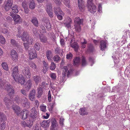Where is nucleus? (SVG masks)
Instances as JSON below:
<instances>
[{"label": "nucleus", "instance_id": "nucleus-51", "mask_svg": "<svg viewBox=\"0 0 130 130\" xmlns=\"http://www.w3.org/2000/svg\"><path fill=\"white\" fill-rule=\"evenodd\" d=\"M50 76L52 80H55L56 78V75L55 73H51L50 74Z\"/></svg>", "mask_w": 130, "mask_h": 130}, {"label": "nucleus", "instance_id": "nucleus-52", "mask_svg": "<svg viewBox=\"0 0 130 130\" xmlns=\"http://www.w3.org/2000/svg\"><path fill=\"white\" fill-rule=\"evenodd\" d=\"M47 85L48 84L46 83L45 82H43L41 84V85L40 86L41 87V88L45 89L48 86Z\"/></svg>", "mask_w": 130, "mask_h": 130}, {"label": "nucleus", "instance_id": "nucleus-13", "mask_svg": "<svg viewBox=\"0 0 130 130\" xmlns=\"http://www.w3.org/2000/svg\"><path fill=\"white\" fill-rule=\"evenodd\" d=\"M36 94V91L34 89L31 91L28 95V98L31 101H33L35 100Z\"/></svg>", "mask_w": 130, "mask_h": 130}, {"label": "nucleus", "instance_id": "nucleus-8", "mask_svg": "<svg viewBox=\"0 0 130 130\" xmlns=\"http://www.w3.org/2000/svg\"><path fill=\"white\" fill-rule=\"evenodd\" d=\"M11 70L12 72V76L13 78L16 79L17 77L19 75L18 66H13L11 68Z\"/></svg>", "mask_w": 130, "mask_h": 130}, {"label": "nucleus", "instance_id": "nucleus-30", "mask_svg": "<svg viewBox=\"0 0 130 130\" xmlns=\"http://www.w3.org/2000/svg\"><path fill=\"white\" fill-rule=\"evenodd\" d=\"M36 5L34 1L33 0H29V7L31 9H33L35 8Z\"/></svg>", "mask_w": 130, "mask_h": 130}, {"label": "nucleus", "instance_id": "nucleus-28", "mask_svg": "<svg viewBox=\"0 0 130 130\" xmlns=\"http://www.w3.org/2000/svg\"><path fill=\"white\" fill-rule=\"evenodd\" d=\"M46 56L48 60H51L52 57V52L50 50H48L46 53Z\"/></svg>", "mask_w": 130, "mask_h": 130}, {"label": "nucleus", "instance_id": "nucleus-44", "mask_svg": "<svg viewBox=\"0 0 130 130\" xmlns=\"http://www.w3.org/2000/svg\"><path fill=\"white\" fill-rule=\"evenodd\" d=\"M5 120L0 121V128L2 129H4L5 127V124L4 122Z\"/></svg>", "mask_w": 130, "mask_h": 130}, {"label": "nucleus", "instance_id": "nucleus-43", "mask_svg": "<svg viewBox=\"0 0 130 130\" xmlns=\"http://www.w3.org/2000/svg\"><path fill=\"white\" fill-rule=\"evenodd\" d=\"M6 120V116L3 113L0 112V121H2Z\"/></svg>", "mask_w": 130, "mask_h": 130}, {"label": "nucleus", "instance_id": "nucleus-56", "mask_svg": "<svg viewBox=\"0 0 130 130\" xmlns=\"http://www.w3.org/2000/svg\"><path fill=\"white\" fill-rule=\"evenodd\" d=\"M64 120V119L62 117H61L60 118L59 120V123L61 125L63 126V122Z\"/></svg>", "mask_w": 130, "mask_h": 130}, {"label": "nucleus", "instance_id": "nucleus-64", "mask_svg": "<svg viewBox=\"0 0 130 130\" xmlns=\"http://www.w3.org/2000/svg\"><path fill=\"white\" fill-rule=\"evenodd\" d=\"M21 92L24 95L26 96L27 95L26 92L23 89H21Z\"/></svg>", "mask_w": 130, "mask_h": 130}, {"label": "nucleus", "instance_id": "nucleus-37", "mask_svg": "<svg viewBox=\"0 0 130 130\" xmlns=\"http://www.w3.org/2000/svg\"><path fill=\"white\" fill-rule=\"evenodd\" d=\"M54 61L56 62H58L61 60L60 57L57 55H56L54 56L53 58Z\"/></svg>", "mask_w": 130, "mask_h": 130}, {"label": "nucleus", "instance_id": "nucleus-53", "mask_svg": "<svg viewBox=\"0 0 130 130\" xmlns=\"http://www.w3.org/2000/svg\"><path fill=\"white\" fill-rule=\"evenodd\" d=\"M5 40L3 37L2 35H0V42L3 44H4L5 43Z\"/></svg>", "mask_w": 130, "mask_h": 130}, {"label": "nucleus", "instance_id": "nucleus-60", "mask_svg": "<svg viewBox=\"0 0 130 130\" xmlns=\"http://www.w3.org/2000/svg\"><path fill=\"white\" fill-rule=\"evenodd\" d=\"M40 28L42 29V31L43 33H44L46 32V29H45V27L43 25H41L40 26Z\"/></svg>", "mask_w": 130, "mask_h": 130}, {"label": "nucleus", "instance_id": "nucleus-58", "mask_svg": "<svg viewBox=\"0 0 130 130\" xmlns=\"http://www.w3.org/2000/svg\"><path fill=\"white\" fill-rule=\"evenodd\" d=\"M35 48L37 50H39L40 48V46L39 44L38 43H36L34 45Z\"/></svg>", "mask_w": 130, "mask_h": 130}, {"label": "nucleus", "instance_id": "nucleus-16", "mask_svg": "<svg viewBox=\"0 0 130 130\" xmlns=\"http://www.w3.org/2000/svg\"><path fill=\"white\" fill-rule=\"evenodd\" d=\"M107 41H106L102 40L100 42V48L102 51L105 50L107 47Z\"/></svg>", "mask_w": 130, "mask_h": 130}, {"label": "nucleus", "instance_id": "nucleus-17", "mask_svg": "<svg viewBox=\"0 0 130 130\" xmlns=\"http://www.w3.org/2000/svg\"><path fill=\"white\" fill-rule=\"evenodd\" d=\"M46 10L49 16L52 18L53 17V14L52 12V7L49 5H47L46 7Z\"/></svg>", "mask_w": 130, "mask_h": 130}, {"label": "nucleus", "instance_id": "nucleus-63", "mask_svg": "<svg viewBox=\"0 0 130 130\" xmlns=\"http://www.w3.org/2000/svg\"><path fill=\"white\" fill-rule=\"evenodd\" d=\"M64 40L63 39H61L60 40V43L61 45L62 46H64Z\"/></svg>", "mask_w": 130, "mask_h": 130}, {"label": "nucleus", "instance_id": "nucleus-54", "mask_svg": "<svg viewBox=\"0 0 130 130\" xmlns=\"http://www.w3.org/2000/svg\"><path fill=\"white\" fill-rule=\"evenodd\" d=\"M28 2L27 1H24L22 3V6L24 8L27 7Z\"/></svg>", "mask_w": 130, "mask_h": 130}, {"label": "nucleus", "instance_id": "nucleus-59", "mask_svg": "<svg viewBox=\"0 0 130 130\" xmlns=\"http://www.w3.org/2000/svg\"><path fill=\"white\" fill-rule=\"evenodd\" d=\"M48 100L49 102H50L51 100V91L49 90L48 94Z\"/></svg>", "mask_w": 130, "mask_h": 130}, {"label": "nucleus", "instance_id": "nucleus-33", "mask_svg": "<svg viewBox=\"0 0 130 130\" xmlns=\"http://www.w3.org/2000/svg\"><path fill=\"white\" fill-rule=\"evenodd\" d=\"M32 85V81L30 80H28L26 84V88L28 90H29L31 88Z\"/></svg>", "mask_w": 130, "mask_h": 130}, {"label": "nucleus", "instance_id": "nucleus-45", "mask_svg": "<svg viewBox=\"0 0 130 130\" xmlns=\"http://www.w3.org/2000/svg\"><path fill=\"white\" fill-rule=\"evenodd\" d=\"M56 65L53 61L51 62V64L50 66V69L52 70H54L56 68Z\"/></svg>", "mask_w": 130, "mask_h": 130}, {"label": "nucleus", "instance_id": "nucleus-5", "mask_svg": "<svg viewBox=\"0 0 130 130\" xmlns=\"http://www.w3.org/2000/svg\"><path fill=\"white\" fill-rule=\"evenodd\" d=\"M9 15L13 18L15 23H20L22 22V19L19 15L14 14L11 12L10 13Z\"/></svg>", "mask_w": 130, "mask_h": 130}, {"label": "nucleus", "instance_id": "nucleus-24", "mask_svg": "<svg viewBox=\"0 0 130 130\" xmlns=\"http://www.w3.org/2000/svg\"><path fill=\"white\" fill-rule=\"evenodd\" d=\"M7 97H5L4 98V101L7 106L8 107V105L11 104L10 102L11 101L10 99H12V97H10V99L9 97L10 96L8 95H7Z\"/></svg>", "mask_w": 130, "mask_h": 130}, {"label": "nucleus", "instance_id": "nucleus-25", "mask_svg": "<svg viewBox=\"0 0 130 130\" xmlns=\"http://www.w3.org/2000/svg\"><path fill=\"white\" fill-rule=\"evenodd\" d=\"M37 97L38 98L41 97L43 93L42 89L40 87H38L37 88Z\"/></svg>", "mask_w": 130, "mask_h": 130}, {"label": "nucleus", "instance_id": "nucleus-31", "mask_svg": "<svg viewBox=\"0 0 130 130\" xmlns=\"http://www.w3.org/2000/svg\"><path fill=\"white\" fill-rule=\"evenodd\" d=\"M72 22L71 19L70 18H68V21L64 23V24L65 26L68 28H71V24Z\"/></svg>", "mask_w": 130, "mask_h": 130}, {"label": "nucleus", "instance_id": "nucleus-34", "mask_svg": "<svg viewBox=\"0 0 130 130\" xmlns=\"http://www.w3.org/2000/svg\"><path fill=\"white\" fill-rule=\"evenodd\" d=\"M31 21L35 26L37 27H38V22L36 17H33Z\"/></svg>", "mask_w": 130, "mask_h": 130}, {"label": "nucleus", "instance_id": "nucleus-4", "mask_svg": "<svg viewBox=\"0 0 130 130\" xmlns=\"http://www.w3.org/2000/svg\"><path fill=\"white\" fill-rule=\"evenodd\" d=\"M54 11L57 15L58 19L60 20H62L63 17L64 15V13L61 10L60 8L59 7L55 8Z\"/></svg>", "mask_w": 130, "mask_h": 130}, {"label": "nucleus", "instance_id": "nucleus-36", "mask_svg": "<svg viewBox=\"0 0 130 130\" xmlns=\"http://www.w3.org/2000/svg\"><path fill=\"white\" fill-rule=\"evenodd\" d=\"M61 1L67 7L69 8L70 7L71 5L70 0H61Z\"/></svg>", "mask_w": 130, "mask_h": 130}, {"label": "nucleus", "instance_id": "nucleus-3", "mask_svg": "<svg viewBox=\"0 0 130 130\" xmlns=\"http://www.w3.org/2000/svg\"><path fill=\"white\" fill-rule=\"evenodd\" d=\"M96 1V0H88L87 6L88 10L92 14L94 13L97 10L96 6L93 3Z\"/></svg>", "mask_w": 130, "mask_h": 130}, {"label": "nucleus", "instance_id": "nucleus-9", "mask_svg": "<svg viewBox=\"0 0 130 130\" xmlns=\"http://www.w3.org/2000/svg\"><path fill=\"white\" fill-rule=\"evenodd\" d=\"M13 78L15 81L18 82L21 85L24 84L25 82L24 76L21 74L19 75V76H17L16 79H15L14 78Z\"/></svg>", "mask_w": 130, "mask_h": 130}, {"label": "nucleus", "instance_id": "nucleus-61", "mask_svg": "<svg viewBox=\"0 0 130 130\" xmlns=\"http://www.w3.org/2000/svg\"><path fill=\"white\" fill-rule=\"evenodd\" d=\"M34 106L37 108L38 107L39 105V102L38 100H35L34 103Z\"/></svg>", "mask_w": 130, "mask_h": 130}, {"label": "nucleus", "instance_id": "nucleus-35", "mask_svg": "<svg viewBox=\"0 0 130 130\" xmlns=\"http://www.w3.org/2000/svg\"><path fill=\"white\" fill-rule=\"evenodd\" d=\"M12 13H17L18 12V10L17 5H15L11 8Z\"/></svg>", "mask_w": 130, "mask_h": 130}, {"label": "nucleus", "instance_id": "nucleus-21", "mask_svg": "<svg viewBox=\"0 0 130 130\" xmlns=\"http://www.w3.org/2000/svg\"><path fill=\"white\" fill-rule=\"evenodd\" d=\"M11 43L12 46L14 47L15 49H18L20 47V45L13 39H11Z\"/></svg>", "mask_w": 130, "mask_h": 130}, {"label": "nucleus", "instance_id": "nucleus-26", "mask_svg": "<svg viewBox=\"0 0 130 130\" xmlns=\"http://www.w3.org/2000/svg\"><path fill=\"white\" fill-rule=\"evenodd\" d=\"M71 46L73 48L74 51L77 52L78 51L79 48V46L77 42H74L73 43L71 44Z\"/></svg>", "mask_w": 130, "mask_h": 130}, {"label": "nucleus", "instance_id": "nucleus-19", "mask_svg": "<svg viewBox=\"0 0 130 130\" xmlns=\"http://www.w3.org/2000/svg\"><path fill=\"white\" fill-rule=\"evenodd\" d=\"M6 90L9 92L10 94H13L14 93V91L13 87L10 84H8L7 85Z\"/></svg>", "mask_w": 130, "mask_h": 130}, {"label": "nucleus", "instance_id": "nucleus-48", "mask_svg": "<svg viewBox=\"0 0 130 130\" xmlns=\"http://www.w3.org/2000/svg\"><path fill=\"white\" fill-rule=\"evenodd\" d=\"M40 110L43 112H45L46 111L45 106L44 105H42L40 107Z\"/></svg>", "mask_w": 130, "mask_h": 130}, {"label": "nucleus", "instance_id": "nucleus-14", "mask_svg": "<svg viewBox=\"0 0 130 130\" xmlns=\"http://www.w3.org/2000/svg\"><path fill=\"white\" fill-rule=\"evenodd\" d=\"M29 113L28 111L27 110H25L24 111H22L20 114L21 118L23 120L26 119L28 116Z\"/></svg>", "mask_w": 130, "mask_h": 130}, {"label": "nucleus", "instance_id": "nucleus-12", "mask_svg": "<svg viewBox=\"0 0 130 130\" xmlns=\"http://www.w3.org/2000/svg\"><path fill=\"white\" fill-rule=\"evenodd\" d=\"M13 4V0H8L5 4L4 8L6 11H8L9 10L12 6Z\"/></svg>", "mask_w": 130, "mask_h": 130}, {"label": "nucleus", "instance_id": "nucleus-29", "mask_svg": "<svg viewBox=\"0 0 130 130\" xmlns=\"http://www.w3.org/2000/svg\"><path fill=\"white\" fill-rule=\"evenodd\" d=\"M80 63V58L79 57H76L73 59V64L76 66H78Z\"/></svg>", "mask_w": 130, "mask_h": 130}, {"label": "nucleus", "instance_id": "nucleus-40", "mask_svg": "<svg viewBox=\"0 0 130 130\" xmlns=\"http://www.w3.org/2000/svg\"><path fill=\"white\" fill-rule=\"evenodd\" d=\"M79 112L80 115H87L88 114V112H86L84 108H80Z\"/></svg>", "mask_w": 130, "mask_h": 130}, {"label": "nucleus", "instance_id": "nucleus-1", "mask_svg": "<svg viewBox=\"0 0 130 130\" xmlns=\"http://www.w3.org/2000/svg\"><path fill=\"white\" fill-rule=\"evenodd\" d=\"M22 40L23 41L26 42L24 43V46L25 48L27 49L28 48L29 44H32L34 41L33 39L31 38L26 32H24L22 37Z\"/></svg>", "mask_w": 130, "mask_h": 130}, {"label": "nucleus", "instance_id": "nucleus-50", "mask_svg": "<svg viewBox=\"0 0 130 130\" xmlns=\"http://www.w3.org/2000/svg\"><path fill=\"white\" fill-rule=\"evenodd\" d=\"M29 65L33 69H35L37 67L36 65L33 62H30L29 63Z\"/></svg>", "mask_w": 130, "mask_h": 130}, {"label": "nucleus", "instance_id": "nucleus-41", "mask_svg": "<svg viewBox=\"0 0 130 130\" xmlns=\"http://www.w3.org/2000/svg\"><path fill=\"white\" fill-rule=\"evenodd\" d=\"M27 127L30 128L32 125L33 122L30 120L26 121Z\"/></svg>", "mask_w": 130, "mask_h": 130}, {"label": "nucleus", "instance_id": "nucleus-32", "mask_svg": "<svg viewBox=\"0 0 130 130\" xmlns=\"http://www.w3.org/2000/svg\"><path fill=\"white\" fill-rule=\"evenodd\" d=\"M21 102L25 106L29 104V102H28L27 99L25 96L22 98Z\"/></svg>", "mask_w": 130, "mask_h": 130}, {"label": "nucleus", "instance_id": "nucleus-47", "mask_svg": "<svg viewBox=\"0 0 130 130\" xmlns=\"http://www.w3.org/2000/svg\"><path fill=\"white\" fill-rule=\"evenodd\" d=\"M82 65L83 66H85L87 64V62L85 58L83 57L82 59Z\"/></svg>", "mask_w": 130, "mask_h": 130}, {"label": "nucleus", "instance_id": "nucleus-7", "mask_svg": "<svg viewBox=\"0 0 130 130\" xmlns=\"http://www.w3.org/2000/svg\"><path fill=\"white\" fill-rule=\"evenodd\" d=\"M28 53L30 59H32L36 57L37 54L35 50L32 48H30L28 49Z\"/></svg>", "mask_w": 130, "mask_h": 130}, {"label": "nucleus", "instance_id": "nucleus-39", "mask_svg": "<svg viewBox=\"0 0 130 130\" xmlns=\"http://www.w3.org/2000/svg\"><path fill=\"white\" fill-rule=\"evenodd\" d=\"M52 24H51L49 21H48L46 22V27L48 31L51 30L52 29Z\"/></svg>", "mask_w": 130, "mask_h": 130}, {"label": "nucleus", "instance_id": "nucleus-23", "mask_svg": "<svg viewBox=\"0 0 130 130\" xmlns=\"http://www.w3.org/2000/svg\"><path fill=\"white\" fill-rule=\"evenodd\" d=\"M68 67L67 66H64L63 67L62 74L64 75V76H66V75L68 76L70 74V71L69 70H68Z\"/></svg>", "mask_w": 130, "mask_h": 130}, {"label": "nucleus", "instance_id": "nucleus-62", "mask_svg": "<svg viewBox=\"0 0 130 130\" xmlns=\"http://www.w3.org/2000/svg\"><path fill=\"white\" fill-rule=\"evenodd\" d=\"M87 43V41L84 42V43H80L81 47L83 48H85L86 46V44Z\"/></svg>", "mask_w": 130, "mask_h": 130}, {"label": "nucleus", "instance_id": "nucleus-27", "mask_svg": "<svg viewBox=\"0 0 130 130\" xmlns=\"http://www.w3.org/2000/svg\"><path fill=\"white\" fill-rule=\"evenodd\" d=\"M40 79V77L38 75H35L33 77V80L37 85H38L39 84V81Z\"/></svg>", "mask_w": 130, "mask_h": 130}, {"label": "nucleus", "instance_id": "nucleus-20", "mask_svg": "<svg viewBox=\"0 0 130 130\" xmlns=\"http://www.w3.org/2000/svg\"><path fill=\"white\" fill-rule=\"evenodd\" d=\"M78 6L79 9L81 10H84V2L83 0H78Z\"/></svg>", "mask_w": 130, "mask_h": 130}, {"label": "nucleus", "instance_id": "nucleus-11", "mask_svg": "<svg viewBox=\"0 0 130 130\" xmlns=\"http://www.w3.org/2000/svg\"><path fill=\"white\" fill-rule=\"evenodd\" d=\"M10 55L13 61H15L17 60L18 58V55L17 53L15 50H12L11 51Z\"/></svg>", "mask_w": 130, "mask_h": 130}, {"label": "nucleus", "instance_id": "nucleus-57", "mask_svg": "<svg viewBox=\"0 0 130 130\" xmlns=\"http://www.w3.org/2000/svg\"><path fill=\"white\" fill-rule=\"evenodd\" d=\"M2 33L5 34L7 35H8L9 34V32L8 30L5 28L3 29L2 30Z\"/></svg>", "mask_w": 130, "mask_h": 130}, {"label": "nucleus", "instance_id": "nucleus-2", "mask_svg": "<svg viewBox=\"0 0 130 130\" xmlns=\"http://www.w3.org/2000/svg\"><path fill=\"white\" fill-rule=\"evenodd\" d=\"M83 21L78 17H76L74 19V27L77 32H79L81 31L80 25L82 24Z\"/></svg>", "mask_w": 130, "mask_h": 130}, {"label": "nucleus", "instance_id": "nucleus-15", "mask_svg": "<svg viewBox=\"0 0 130 130\" xmlns=\"http://www.w3.org/2000/svg\"><path fill=\"white\" fill-rule=\"evenodd\" d=\"M22 68V73L24 75L26 76H30V72L28 68L23 67Z\"/></svg>", "mask_w": 130, "mask_h": 130}, {"label": "nucleus", "instance_id": "nucleus-46", "mask_svg": "<svg viewBox=\"0 0 130 130\" xmlns=\"http://www.w3.org/2000/svg\"><path fill=\"white\" fill-rule=\"evenodd\" d=\"M40 41L43 43H46L47 42L46 37L44 36H41L40 37Z\"/></svg>", "mask_w": 130, "mask_h": 130}, {"label": "nucleus", "instance_id": "nucleus-10", "mask_svg": "<svg viewBox=\"0 0 130 130\" xmlns=\"http://www.w3.org/2000/svg\"><path fill=\"white\" fill-rule=\"evenodd\" d=\"M38 112L35 107H33L31 109V112L30 115V117L33 120H34L37 117Z\"/></svg>", "mask_w": 130, "mask_h": 130}, {"label": "nucleus", "instance_id": "nucleus-22", "mask_svg": "<svg viewBox=\"0 0 130 130\" xmlns=\"http://www.w3.org/2000/svg\"><path fill=\"white\" fill-rule=\"evenodd\" d=\"M50 121L49 120H44L40 123L41 126L44 128L48 127L49 125Z\"/></svg>", "mask_w": 130, "mask_h": 130}, {"label": "nucleus", "instance_id": "nucleus-6", "mask_svg": "<svg viewBox=\"0 0 130 130\" xmlns=\"http://www.w3.org/2000/svg\"><path fill=\"white\" fill-rule=\"evenodd\" d=\"M51 123L50 130H58V125L55 119H53L52 120Z\"/></svg>", "mask_w": 130, "mask_h": 130}, {"label": "nucleus", "instance_id": "nucleus-42", "mask_svg": "<svg viewBox=\"0 0 130 130\" xmlns=\"http://www.w3.org/2000/svg\"><path fill=\"white\" fill-rule=\"evenodd\" d=\"M32 31L33 34L34 36L36 37H38L40 35L37 32L38 31V29L35 28H33L32 30Z\"/></svg>", "mask_w": 130, "mask_h": 130}, {"label": "nucleus", "instance_id": "nucleus-49", "mask_svg": "<svg viewBox=\"0 0 130 130\" xmlns=\"http://www.w3.org/2000/svg\"><path fill=\"white\" fill-rule=\"evenodd\" d=\"M22 28H21L20 29H18V32L19 33H18V34L17 35V37H18L19 38L21 37V38H22V36H23V33L22 34V36H21V35H20V34L22 32ZM23 33H24V32Z\"/></svg>", "mask_w": 130, "mask_h": 130}, {"label": "nucleus", "instance_id": "nucleus-18", "mask_svg": "<svg viewBox=\"0 0 130 130\" xmlns=\"http://www.w3.org/2000/svg\"><path fill=\"white\" fill-rule=\"evenodd\" d=\"M12 108L14 112L17 115L19 116L20 114L21 111L20 110V108L18 106L16 105H13Z\"/></svg>", "mask_w": 130, "mask_h": 130}, {"label": "nucleus", "instance_id": "nucleus-55", "mask_svg": "<svg viewBox=\"0 0 130 130\" xmlns=\"http://www.w3.org/2000/svg\"><path fill=\"white\" fill-rule=\"evenodd\" d=\"M73 56V55L70 53L67 54L66 55V58L68 59H72Z\"/></svg>", "mask_w": 130, "mask_h": 130}, {"label": "nucleus", "instance_id": "nucleus-38", "mask_svg": "<svg viewBox=\"0 0 130 130\" xmlns=\"http://www.w3.org/2000/svg\"><path fill=\"white\" fill-rule=\"evenodd\" d=\"M2 66L4 69L7 71L8 70V67L7 63L6 62H3L2 64Z\"/></svg>", "mask_w": 130, "mask_h": 130}]
</instances>
